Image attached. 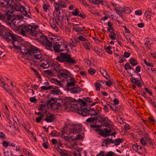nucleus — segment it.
<instances>
[{"label": "nucleus", "mask_w": 156, "mask_h": 156, "mask_svg": "<svg viewBox=\"0 0 156 156\" xmlns=\"http://www.w3.org/2000/svg\"><path fill=\"white\" fill-rule=\"evenodd\" d=\"M101 73L103 76L106 78V76L107 75V72L105 71L104 69H103L102 71H101Z\"/></svg>", "instance_id": "obj_49"}, {"label": "nucleus", "mask_w": 156, "mask_h": 156, "mask_svg": "<svg viewBox=\"0 0 156 156\" xmlns=\"http://www.w3.org/2000/svg\"><path fill=\"white\" fill-rule=\"evenodd\" d=\"M77 144V143L76 142H74V144L72 145V147H73L74 148V149L75 150H76L77 151L79 152L80 151H81L82 150V148H80V149H77L75 147H74L75 145H76Z\"/></svg>", "instance_id": "obj_50"}, {"label": "nucleus", "mask_w": 156, "mask_h": 156, "mask_svg": "<svg viewBox=\"0 0 156 156\" xmlns=\"http://www.w3.org/2000/svg\"><path fill=\"white\" fill-rule=\"evenodd\" d=\"M129 61L133 66H135L137 64V63L135 60L133 58H131L129 59Z\"/></svg>", "instance_id": "obj_29"}, {"label": "nucleus", "mask_w": 156, "mask_h": 156, "mask_svg": "<svg viewBox=\"0 0 156 156\" xmlns=\"http://www.w3.org/2000/svg\"><path fill=\"white\" fill-rule=\"evenodd\" d=\"M54 98L49 100L47 102V106L49 108H51V110L54 111H57L60 107L54 101Z\"/></svg>", "instance_id": "obj_10"}, {"label": "nucleus", "mask_w": 156, "mask_h": 156, "mask_svg": "<svg viewBox=\"0 0 156 156\" xmlns=\"http://www.w3.org/2000/svg\"><path fill=\"white\" fill-rule=\"evenodd\" d=\"M98 112H96L94 109H93V111L92 112V116H97L98 115L99 113L100 112V111H99L98 110Z\"/></svg>", "instance_id": "obj_38"}, {"label": "nucleus", "mask_w": 156, "mask_h": 156, "mask_svg": "<svg viewBox=\"0 0 156 156\" xmlns=\"http://www.w3.org/2000/svg\"><path fill=\"white\" fill-rule=\"evenodd\" d=\"M150 39L148 38H145L144 40L145 43L144 44L146 46V48L147 49H150L151 48V42Z\"/></svg>", "instance_id": "obj_22"}, {"label": "nucleus", "mask_w": 156, "mask_h": 156, "mask_svg": "<svg viewBox=\"0 0 156 156\" xmlns=\"http://www.w3.org/2000/svg\"><path fill=\"white\" fill-rule=\"evenodd\" d=\"M85 101H83L82 100L79 99L78 105H80V106L81 107L82 105L83 107H85L87 105V103L85 101L89 103H92L93 101L91 98H89L88 97L85 99Z\"/></svg>", "instance_id": "obj_17"}, {"label": "nucleus", "mask_w": 156, "mask_h": 156, "mask_svg": "<svg viewBox=\"0 0 156 156\" xmlns=\"http://www.w3.org/2000/svg\"><path fill=\"white\" fill-rule=\"evenodd\" d=\"M105 152L103 151H100L99 153L96 155V156H105Z\"/></svg>", "instance_id": "obj_51"}, {"label": "nucleus", "mask_w": 156, "mask_h": 156, "mask_svg": "<svg viewBox=\"0 0 156 156\" xmlns=\"http://www.w3.org/2000/svg\"><path fill=\"white\" fill-rule=\"evenodd\" d=\"M68 45L70 47H75L76 46V43L75 42L72 41Z\"/></svg>", "instance_id": "obj_42"}, {"label": "nucleus", "mask_w": 156, "mask_h": 156, "mask_svg": "<svg viewBox=\"0 0 156 156\" xmlns=\"http://www.w3.org/2000/svg\"><path fill=\"white\" fill-rule=\"evenodd\" d=\"M124 55L125 57L128 58L130 56V54L129 52L125 51L124 53Z\"/></svg>", "instance_id": "obj_59"}, {"label": "nucleus", "mask_w": 156, "mask_h": 156, "mask_svg": "<svg viewBox=\"0 0 156 156\" xmlns=\"http://www.w3.org/2000/svg\"><path fill=\"white\" fill-rule=\"evenodd\" d=\"M4 153L5 156H12V152L11 151H4Z\"/></svg>", "instance_id": "obj_34"}, {"label": "nucleus", "mask_w": 156, "mask_h": 156, "mask_svg": "<svg viewBox=\"0 0 156 156\" xmlns=\"http://www.w3.org/2000/svg\"><path fill=\"white\" fill-rule=\"evenodd\" d=\"M98 121L97 118L90 117L87 119L86 120V122L90 124H93V125H90V127L93 128H96L97 129L101 127L100 125H96Z\"/></svg>", "instance_id": "obj_11"}, {"label": "nucleus", "mask_w": 156, "mask_h": 156, "mask_svg": "<svg viewBox=\"0 0 156 156\" xmlns=\"http://www.w3.org/2000/svg\"><path fill=\"white\" fill-rule=\"evenodd\" d=\"M95 86L96 87V90H100V86L101 85L99 83H95L94 84Z\"/></svg>", "instance_id": "obj_43"}, {"label": "nucleus", "mask_w": 156, "mask_h": 156, "mask_svg": "<svg viewBox=\"0 0 156 156\" xmlns=\"http://www.w3.org/2000/svg\"><path fill=\"white\" fill-rule=\"evenodd\" d=\"M23 13V14L26 16H27V17H28L30 18H31V17H30V16L28 15L27 13V11H26L25 9L24 10V11H23V12L22 13Z\"/></svg>", "instance_id": "obj_58"}, {"label": "nucleus", "mask_w": 156, "mask_h": 156, "mask_svg": "<svg viewBox=\"0 0 156 156\" xmlns=\"http://www.w3.org/2000/svg\"><path fill=\"white\" fill-rule=\"evenodd\" d=\"M60 65L57 63H55L53 64V67L54 68V69L56 71L57 73L59 71V70H60Z\"/></svg>", "instance_id": "obj_24"}, {"label": "nucleus", "mask_w": 156, "mask_h": 156, "mask_svg": "<svg viewBox=\"0 0 156 156\" xmlns=\"http://www.w3.org/2000/svg\"><path fill=\"white\" fill-rule=\"evenodd\" d=\"M151 11H146L145 13V14L146 17L149 19L151 18Z\"/></svg>", "instance_id": "obj_35"}, {"label": "nucleus", "mask_w": 156, "mask_h": 156, "mask_svg": "<svg viewBox=\"0 0 156 156\" xmlns=\"http://www.w3.org/2000/svg\"><path fill=\"white\" fill-rule=\"evenodd\" d=\"M80 27H79L73 26V29L78 33L79 30V29H80Z\"/></svg>", "instance_id": "obj_64"}, {"label": "nucleus", "mask_w": 156, "mask_h": 156, "mask_svg": "<svg viewBox=\"0 0 156 156\" xmlns=\"http://www.w3.org/2000/svg\"><path fill=\"white\" fill-rule=\"evenodd\" d=\"M79 12L78 11L77 9H75L72 12V14L74 16H77L78 15Z\"/></svg>", "instance_id": "obj_40"}, {"label": "nucleus", "mask_w": 156, "mask_h": 156, "mask_svg": "<svg viewBox=\"0 0 156 156\" xmlns=\"http://www.w3.org/2000/svg\"><path fill=\"white\" fill-rule=\"evenodd\" d=\"M122 8H120L119 9H115V10L116 12V13L121 17L122 16Z\"/></svg>", "instance_id": "obj_31"}, {"label": "nucleus", "mask_w": 156, "mask_h": 156, "mask_svg": "<svg viewBox=\"0 0 156 156\" xmlns=\"http://www.w3.org/2000/svg\"><path fill=\"white\" fill-rule=\"evenodd\" d=\"M68 91L74 94L79 93L81 90V88L78 86H74L72 88L68 87L66 88Z\"/></svg>", "instance_id": "obj_15"}, {"label": "nucleus", "mask_w": 156, "mask_h": 156, "mask_svg": "<svg viewBox=\"0 0 156 156\" xmlns=\"http://www.w3.org/2000/svg\"><path fill=\"white\" fill-rule=\"evenodd\" d=\"M136 72L135 73H139L140 72V66H137L136 68Z\"/></svg>", "instance_id": "obj_63"}, {"label": "nucleus", "mask_w": 156, "mask_h": 156, "mask_svg": "<svg viewBox=\"0 0 156 156\" xmlns=\"http://www.w3.org/2000/svg\"><path fill=\"white\" fill-rule=\"evenodd\" d=\"M146 140L147 142L150 145L153 144V143L152 141V140L150 137L146 139Z\"/></svg>", "instance_id": "obj_61"}, {"label": "nucleus", "mask_w": 156, "mask_h": 156, "mask_svg": "<svg viewBox=\"0 0 156 156\" xmlns=\"http://www.w3.org/2000/svg\"><path fill=\"white\" fill-rule=\"evenodd\" d=\"M30 100L31 102L34 103H35L37 101V99L34 97H31L30 99Z\"/></svg>", "instance_id": "obj_37"}, {"label": "nucleus", "mask_w": 156, "mask_h": 156, "mask_svg": "<svg viewBox=\"0 0 156 156\" xmlns=\"http://www.w3.org/2000/svg\"><path fill=\"white\" fill-rule=\"evenodd\" d=\"M122 12H125L126 11H128L129 12L130 11V9L128 7H126L125 8L122 9Z\"/></svg>", "instance_id": "obj_62"}, {"label": "nucleus", "mask_w": 156, "mask_h": 156, "mask_svg": "<svg viewBox=\"0 0 156 156\" xmlns=\"http://www.w3.org/2000/svg\"><path fill=\"white\" fill-rule=\"evenodd\" d=\"M53 87V86L50 85L48 87H46L45 86H43L41 87V91H42V90H48L51 89V88Z\"/></svg>", "instance_id": "obj_30"}, {"label": "nucleus", "mask_w": 156, "mask_h": 156, "mask_svg": "<svg viewBox=\"0 0 156 156\" xmlns=\"http://www.w3.org/2000/svg\"><path fill=\"white\" fill-rule=\"evenodd\" d=\"M54 147L57 150L61 156H69L67 151L63 149H61L59 146L55 145Z\"/></svg>", "instance_id": "obj_19"}, {"label": "nucleus", "mask_w": 156, "mask_h": 156, "mask_svg": "<svg viewBox=\"0 0 156 156\" xmlns=\"http://www.w3.org/2000/svg\"><path fill=\"white\" fill-rule=\"evenodd\" d=\"M46 118L44 119V120L47 122H52L55 119V116L49 113H45Z\"/></svg>", "instance_id": "obj_20"}, {"label": "nucleus", "mask_w": 156, "mask_h": 156, "mask_svg": "<svg viewBox=\"0 0 156 156\" xmlns=\"http://www.w3.org/2000/svg\"><path fill=\"white\" fill-rule=\"evenodd\" d=\"M94 50L98 55L100 56V52L98 51L97 47L94 46Z\"/></svg>", "instance_id": "obj_48"}, {"label": "nucleus", "mask_w": 156, "mask_h": 156, "mask_svg": "<svg viewBox=\"0 0 156 156\" xmlns=\"http://www.w3.org/2000/svg\"><path fill=\"white\" fill-rule=\"evenodd\" d=\"M105 156H116V154L114 152L110 151L105 154Z\"/></svg>", "instance_id": "obj_36"}, {"label": "nucleus", "mask_w": 156, "mask_h": 156, "mask_svg": "<svg viewBox=\"0 0 156 156\" xmlns=\"http://www.w3.org/2000/svg\"><path fill=\"white\" fill-rule=\"evenodd\" d=\"M83 45L84 47L87 50H89L90 49V48L88 45L87 44L86 42H85L83 44Z\"/></svg>", "instance_id": "obj_53"}, {"label": "nucleus", "mask_w": 156, "mask_h": 156, "mask_svg": "<svg viewBox=\"0 0 156 156\" xmlns=\"http://www.w3.org/2000/svg\"><path fill=\"white\" fill-rule=\"evenodd\" d=\"M28 34L31 35L35 36L37 39L41 44L45 46V48L48 49V48L52 47V44L48 40L44 34L38 33L37 31L36 28L32 27L31 29L29 31Z\"/></svg>", "instance_id": "obj_5"}, {"label": "nucleus", "mask_w": 156, "mask_h": 156, "mask_svg": "<svg viewBox=\"0 0 156 156\" xmlns=\"http://www.w3.org/2000/svg\"><path fill=\"white\" fill-rule=\"evenodd\" d=\"M69 72L67 70L65 69H61L57 73L58 76V78L60 79L63 78V80H66L69 77ZM62 80H63L62 79Z\"/></svg>", "instance_id": "obj_9"}, {"label": "nucleus", "mask_w": 156, "mask_h": 156, "mask_svg": "<svg viewBox=\"0 0 156 156\" xmlns=\"http://www.w3.org/2000/svg\"><path fill=\"white\" fill-rule=\"evenodd\" d=\"M78 39L81 41H85L86 40L83 36H80L79 37Z\"/></svg>", "instance_id": "obj_55"}, {"label": "nucleus", "mask_w": 156, "mask_h": 156, "mask_svg": "<svg viewBox=\"0 0 156 156\" xmlns=\"http://www.w3.org/2000/svg\"><path fill=\"white\" fill-rule=\"evenodd\" d=\"M108 117H104V118H101V120H99L100 122L102 123V122H105L108 121Z\"/></svg>", "instance_id": "obj_41"}, {"label": "nucleus", "mask_w": 156, "mask_h": 156, "mask_svg": "<svg viewBox=\"0 0 156 156\" xmlns=\"http://www.w3.org/2000/svg\"><path fill=\"white\" fill-rule=\"evenodd\" d=\"M144 63L148 66H149L150 67H153V65L151 64L150 63H148L147 62L146 60L144 59Z\"/></svg>", "instance_id": "obj_57"}, {"label": "nucleus", "mask_w": 156, "mask_h": 156, "mask_svg": "<svg viewBox=\"0 0 156 156\" xmlns=\"http://www.w3.org/2000/svg\"><path fill=\"white\" fill-rule=\"evenodd\" d=\"M140 134L143 135L144 137L146 139L149 137V135L147 133H145L143 134V133L142 132H141L140 133H139V135Z\"/></svg>", "instance_id": "obj_47"}, {"label": "nucleus", "mask_w": 156, "mask_h": 156, "mask_svg": "<svg viewBox=\"0 0 156 156\" xmlns=\"http://www.w3.org/2000/svg\"><path fill=\"white\" fill-rule=\"evenodd\" d=\"M6 23L16 32L20 33L24 36L28 34L32 27L30 25L21 24L20 20L16 19L12 13H11Z\"/></svg>", "instance_id": "obj_2"}, {"label": "nucleus", "mask_w": 156, "mask_h": 156, "mask_svg": "<svg viewBox=\"0 0 156 156\" xmlns=\"http://www.w3.org/2000/svg\"><path fill=\"white\" fill-rule=\"evenodd\" d=\"M142 11L140 10H138L135 12V14L136 15L140 16L142 14Z\"/></svg>", "instance_id": "obj_45"}, {"label": "nucleus", "mask_w": 156, "mask_h": 156, "mask_svg": "<svg viewBox=\"0 0 156 156\" xmlns=\"http://www.w3.org/2000/svg\"><path fill=\"white\" fill-rule=\"evenodd\" d=\"M66 81L67 83V86L69 87L75 86L76 82L75 79L70 76L69 77Z\"/></svg>", "instance_id": "obj_18"}, {"label": "nucleus", "mask_w": 156, "mask_h": 156, "mask_svg": "<svg viewBox=\"0 0 156 156\" xmlns=\"http://www.w3.org/2000/svg\"><path fill=\"white\" fill-rule=\"evenodd\" d=\"M41 66L44 69H47L49 67V65L47 62H46V63H42L41 65Z\"/></svg>", "instance_id": "obj_33"}, {"label": "nucleus", "mask_w": 156, "mask_h": 156, "mask_svg": "<svg viewBox=\"0 0 156 156\" xmlns=\"http://www.w3.org/2000/svg\"><path fill=\"white\" fill-rule=\"evenodd\" d=\"M112 142V139H109V138H108L107 139H105L103 142V143H104L106 145H108L110 144L111 143V142Z\"/></svg>", "instance_id": "obj_27"}, {"label": "nucleus", "mask_w": 156, "mask_h": 156, "mask_svg": "<svg viewBox=\"0 0 156 156\" xmlns=\"http://www.w3.org/2000/svg\"><path fill=\"white\" fill-rule=\"evenodd\" d=\"M105 49L109 54L111 55L112 53V52L110 50L111 49V47L110 45L107 47L105 46Z\"/></svg>", "instance_id": "obj_32"}, {"label": "nucleus", "mask_w": 156, "mask_h": 156, "mask_svg": "<svg viewBox=\"0 0 156 156\" xmlns=\"http://www.w3.org/2000/svg\"><path fill=\"white\" fill-rule=\"evenodd\" d=\"M97 132H99V134L105 138H106L108 136L111 135L110 134L108 133L111 132V130H108L107 128H105L103 130H101L99 128L96 129Z\"/></svg>", "instance_id": "obj_12"}, {"label": "nucleus", "mask_w": 156, "mask_h": 156, "mask_svg": "<svg viewBox=\"0 0 156 156\" xmlns=\"http://www.w3.org/2000/svg\"><path fill=\"white\" fill-rule=\"evenodd\" d=\"M130 80L133 83L135 84L136 83V82H137V81L138 80L137 79L134 78L133 77H132V78H131Z\"/></svg>", "instance_id": "obj_46"}, {"label": "nucleus", "mask_w": 156, "mask_h": 156, "mask_svg": "<svg viewBox=\"0 0 156 156\" xmlns=\"http://www.w3.org/2000/svg\"><path fill=\"white\" fill-rule=\"evenodd\" d=\"M53 47L54 51L56 52H60L63 51L67 48L65 43L62 42H54Z\"/></svg>", "instance_id": "obj_7"}, {"label": "nucleus", "mask_w": 156, "mask_h": 156, "mask_svg": "<svg viewBox=\"0 0 156 156\" xmlns=\"http://www.w3.org/2000/svg\"><path fill=\"white\" fill-rule=\"evenodd\" d=\"M90 2L92 3L95 4H101L102 5H105L106 3L105 1L103 0H89Z\"/></svg>", "instance_id": "obj_23"}, {"label": "nucleus", "mask_w": 156, "mask_h": 156, "mask_svg": "<svg viewBox=\"0 0 156 156\" xmlns=\"http://www.w3.org/2000/svg\"><path fill=\"white\" fill-rule=\"evenodd\" d=\"M12 11H17L21 12L22 13L23 12V11L26 9L23 6L21 5L20 4H16L14 3L13 5L12 6Z\"/></svg>", "instance_id": "obj_13"}, {"label": "nucleus", "mask_w": 156, "mask_h": 156, "mask_svg": "<svg viewBox=\"0 0 156 156\" xmlns=\"http://www.w3.org/2000/svg\"><path fill=\"white\" fill-rule=\"evenodd\" d=\"M109 36L112 40H115L116 39V34L114 31L111 32V34H110Z\"/></svg>", "instance_id": "obj_28"}, {"label": "nucleus", "mask_w": 156, "mask_h": 156, "mask_svg": "<svg viewBox=\"0 0 156 156\" xmlns=\"http://www.w3.org/2000/svg\"><path fill=\"white\" fill-rule=\"evenodd\" d=\"M11 14V13L9 12L4 14L0 11V20H2L7 23Z\"/></svg>", "instance_id": "obj_16"}, {"label": "nucleus", "mask_w": 156, "mask_h": 156, "mask_svg": "<svg viewBox=\"0 0 156 156\" xmlns=\"http://www.w3.org/2000/svg\"><path fill=\"white\" fill-rule=\"evenodd\" d=\"M0 36L5 39L7 41L10 42L14 48L25 56H33L34 59L40 60L41 58L42 55L40 53V49L29 43L21 45L15 35L9 32L8 30L0 23Z\"/></svg>", "instance_id": "obj_1"}, {"label": "nucleus", "mask_w": 156, "mask_h": 156, "mask_svg": "<svg viewBox=\"0 0 156 156\" xmlns=\"http://www.w3.org/2000/svg\"><path fill=\"white\" fill-rule=\"evenodd\" d=\"M141 143L143 145H146L147 144V142L143 138L140 139V140Z\"/></svg>", "instance_id": "obj_44"}, {"label": "nucleus", "mask_w": 156, "mask_h": 156, "mask_svg": "<svg viewBox=\"0 0 156 156\" xmlns=\"http://www.w3.org/2000/svg\"><path fill=\"white\" fill-rule=\"evenodd\" d=\"M51 89H52V90L51 91V94L55 95L59 94L60 93V90L58 89L57 87L53 86V87Z\"/></svg>", "instance_id": "obj_21"}, {"label": "nucleus", "mask_w": 156, "mask_h": 156, "mask_svg": "<svg viewBox=\"0 0 156 156\" xmlns=\"http://www.w3.org/2000/svg\"><path fill=\"white\" fill-rule=\"evenodd\" d=\"M67 134H73L69 138L68 136H64L63 138L66 141L70 142L75 140H81L83 138V136L80 134H82V132L83 128L80 124H76L71 125L69 127Z\"/></svg>", "instance_id": "obj_3"}, {"label": "nucleus", "mask_w": 156, "mask_h": 156, "mask_svg": "<svg viewBox=\"0 0 156 156\" xmlns=\"http://www.w3.org/2000/svg\"><path fill=\"white\" fill-rule=\"evenodd\" d=\"M53 80L55 82V83L57 84L59 86H61L62 85V84L59 81L55 79H53Z\"/></svg>", "instance_id": "obj_60"}, {"label": "nucleus", "mask_w": 156, "mask_h": 156, "mask_svg": "<svg viewBox=\"0 0 156 156\" xmlns=\"http://www.w3.org/2000/svg\"><path fill=\"white\" fill-rule=\"evenodd\" d=\"M54 5L56 10L60 11L61 8H65L66 7L65 2L61 1H59L58 3L55 2Z\"/></svg>", "instance_id": "obj_14"}, {"label": "nucleus", "mask_w": 156, "mask_h": 156, "mask_svg": "<svg viewBox=\"0 0 156 156\" xmlns=\"http://www.w3.org/2000/svg\"><path fill=\"white\" fill-rule=\"evenodd\" d=\"M107 105L109 106L112 110H114V107L115 105H114L110 103L109 104H108Z\"/></svg>", "instance_id": "obj_56"}, {"label": "nucleus", "mask_w": 156, "mask_h": 156, "mask_svg": "<svg viewBox=\"0 0 156 156\" xmlns=\"http://www.w3.org/2000/svg\"><path fill=\"white\" fill-rule=\"evenodd\" d=\"M55 102L57 103L56 105H58L60 107L64 105L66 108H69L73 111H74L75 109H78L77 101L71 97H66L64 99H58Z\"/></svg>", "instance_id": "obj_4"}, {"label": "nucleus", "mask_w": 156, "mask_h": 156, "mask_svg": "<svg viewBox=\"0 0 156 156\" xmlns=\"http://www.w3.org/2000/svg\"><path fill=\"white\" fill-rule=\"evenodd\" d=\"M88 72L90 74L93 75L95 73V71L94 69L90 68L88 69Z\"/></svg>", "instance_id": "obj_39"}, {"label": "nucleus", "mask_w": 156, "mask_h": 156, "mask_svg": "<svg viewBox=\"0 0 156 156\" xmlns=\"http://www.w3.org/2000/svg\"><path fill=\"white\" fill-rule=\"evenodd\" d=\"M78 109H75L74 111L78 112L79 113L83 116H87V115L92 116V112L94 108L87 109H83L81 107L77 106Z\"/></svg>", "instance_id": "obj_8"}, {"label": "nucleus", "mask_w": 156, "mask_h": 156, "mask_svg": "<svg viewBox=\"0 0 156 156\" xmlns=\"http://www.w3.org/2000/svg\"><path fill=\"white\" fill-rule=\"evenodd\" d=\"M122 142V140L119 138H118L117 139H115V140H112L111 143L115 144V145L117 146L120 144V143Z\"/></svg>", "instance_id": "obj_26"}, {"label": "nucleus", "mask_w": 156, "mask_h": 156, "mask_svg": "<svg viewBox=\"0 0 156 156\" xmlns=\"http://www.w3.org/2000/svg\"><path fill=\"white\" fill-rule=\"evenodd\" d=\"M56 60L60 62H66L70 65L74 64L77 62L75 59L66 53H61L59 56L57 57Z\"/></svg>", "instance_id": "obj_6"}, {"label": "nucleus", "mask_w": 156, "mask_h": 156, "mask_svg": "<svg viewBox=\"0 0 156 156\" xmlns=\"http://www.w3.org/2000/svg\"><path fill=\"white\" fill-rule=\"evenodd\" d=\"M149 102L152 104L154 107L156 108V101H155L152 99H150Z\"/></svg>", "instance_id": "obj_52"}, {"label": "nucleus", "mask_w": 156, "mask_h": 156, "mask_svg": "<svg viewBox=\"0 0 156 156\" xmlns=\"http://www.w3.org/2000/svg\"><path fill=\"white\" fill-rule=\"evenodd\" d=\"M124 68L126 70L128 69H132L133 71V72L135 73L136 71L132 67H131L129 63L127 62L126 63L124 66Z\"/></svg>", "instance_id": "obj_25"}, {"label": "nucleus", "mask_w": 156, "mask_h": 156, "mask_svg": "<svg viewBox=\"0 0 156 156\" xmlns=\"http://www.w3.org/2000/svg\"><path fill=\"white\" fill-rule=\"evenodd\" d=\"M137 82L135 83L137 86L139 87H141V80H138Z\"/></svg>", "instance_id": "obj_54"}]
</instances>
